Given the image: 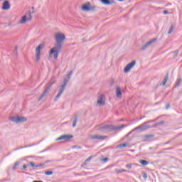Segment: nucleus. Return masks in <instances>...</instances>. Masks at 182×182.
Here are the masks:
<instances>
[{"mask_svg": "<svg viewBox=\"0 0 182 182\" xmlns=\"http://www.w3.org/2000/svg\"><path fill=\"white\" fill-rule=\"evenodd\" d=\"M54 38L55 39V45L50 49V55H53L54 59H58L59 53H60L62 48H63V42H65L66 36L62 33H55Z\"/></svg>", "mask_w": 182, "mask_h": 182, "instance_id": "obj_1", "label": "nucleus"}, {"mask_svg": "<svg viewBox=\"0 0 182 182\" xmlns=\"http://www.w3.org/2000/svg\"><path fill=\"white\" fill-rule=\"evenodd\" d=\"M55 83H56V78L55 77H53L50 79V82L46 85L43 92L42 93L41 97L38 98L39 101H41V99H43L46 95H48V92H49V90H50V87H52V86H53V85H55Z\"/></svg>", "mask_w": 182, "mask_h": 182, "instance_id": "obj_2", "label": "nucleus"}, {"mask_svg": "<svg viewBox=\"0 0 182 182\" xmlns=\"http://www.w3.org/2000/svg\"><path fill=\"white\" fill-rule=\"evenodd\" d=\"M124 127V124H122L119 126H113V125H104L100 128V130H107V132H112L113 130H121Z\"/></svg>", "mask_w": 182, "mask_h": 182, "instance_id": "obj_3", "label": "nucleus"}, {"mask_svg": "<svg viewBox=\"0 0 182 182\" xmlns=\"http://www.w3.org/2000/svg\"><path fill=\"white\" fill-rule=\"evenodd\" d=\"M68 85V80H63V84L62 85L61 87L58 90V93L56 95L55 98L54 99V102H58V99L62 96V94L63 92H65V89L66 88V86Z\"/></svg>", "mask_w": 182, "mask_h": 182, "instance_id": "obj_4", "label": "nucleus"}, {"mask_svg": "<svg viewBox=\"0 0 182 182\" xmlns=\"http://www.w3.org/2000/svg\"><path fill=\"white\" fill-rule=\"evenodd\" d=\"M10 120L11 122H14V123L19 124V123H25V122H26L28 119L25 117L16 116L11 117Z\"/></svg>", "mask_w": 182, "mask_h": 182, "instance_id": "obj_5", "label": "nucleus"}, {"mask_svg": "<svg viewBox=\"0 0 182 182\" xmlns=\"http://www.w3.org/2000/svg\"><path fill=\"white\" fill-rule=\"evenodd\" d=\"M32 14H33V12L29 11L28 13H26V15L22 16L19 23H26V22H28V21H32Z\"/></svg>", "mask_w": 182, "mask_h": 182, "instance_id": "obj_6", "label": "nucleus"}, {"mask_svg": "<svg viewBox=\"0 0 182 182\" xmlns=\"http://www.w3.org/2000/svg\"><path fill=\"white\" fill-rule=\"evenodd\" d=\"M156 41H157V38H152L151 40L146 42L145 44L142 46V47L141 48V50H146V49H149V48L151 46V44L154 43Z\"/></svg>", "mask_w": 182, "mask_h": 182, "instance_id": "obj_7", "label": "nucleus"}, {"mask_svg": "<svg viewBox=\"0 0 182 182\" xmlns=\"http://www.w3.org/2000/svg\"><path fill=\"white\" fill-rule=\"evenodd\" d=\"M149 123H151V121H148L147 122H144V124L138 127L136 129L140 130V132H144V130H147V129H151V126H150Z\"/></svg>", "mask_w": 182, "mask_h": 182, "instance_id": "obj_8", "label": "nucleus"}, {"mask_svg": "<svg viewBox=\"0 0 182 182\" xmlns=\"http://www.w3.org/2000/svg\"><path fill=\"white\" fill-rule=\"evenodd\" d=\"M43 44H40L36 48V58L37 62H39V60H41V49H43Z\"/></svg>", "mask_w": 182, "mask_h": 182, "instance_id": "obj_9", "label": "nucleus"}, {"mask_svg": "<svg viewBox=\"0 0 182 182\" xmlns=\"http://www.w3.org/2000/svg\"><path fill=\"white\" fill-rule=\"evenodd\" d=\"M135 65L136 60H132L131 63L127 64L124 68V73H129V72H130V70L132 69V68H134Z\"/></svg>", "mask_w": 182, "mask_h": 182, "instance_id": "obj_10", "label": "nucleus"}, {"mask_svg": "<svg viewBox=\"0 0 182 182\" xmlns=\"http://www.w3.org/2000/svg\"><path fill=\"white\" fill-rule=\"evenodd\" d=\"M115 95L117 99H122L123 97V93H122V88L119 86L116 87Z\"/></svg>", "mask_w": 182, "mask_h": 182, "instance_id": "obj_11", "label": "nucleus"}, {"mask_svg": "<svg viewBox=\"0 0 182 182\" xmlns=\"http://www.w3.org/2000/svg\"><path fill=\"white\" fill-rule=\"evenodd\" d=\"M70 139H73V135H61L60 137L57 138L56 141H59L60 140H70Z\"/></svg>", "mask_w": 182, "mask_h": 182, "instance_id": "obj_12", "label": "nucleus"}, {"mask_svg": "<svg viewBox=\"0 0 182 182\" xmlns=\"http://www.w3.org/2000/svg\"><path fill=\"white\" fill-rule=\"evenodd\" d=\"M98 106H103L105 105V95H100L97 100Z\"/></svg>", "mask_w": 182, "mask_h": 182, "instance_id": "obj_13", "label": "nucleus"}, {"mask_svg": "<svg viewBox=\"0 0 182 182\" xmlns=\"http://www.w3.org/2000/svg\"><path fill=\"white\" fill-rule=\"evenodd\" d=\"M11 8V4H9V1L6 0L3 3L2 9L3 11H8Z\"/></svg>", "mask_w": 182, "mask_h": 182, "instance_id": "obj_14", "label": "nucleus"}, {"mask_svg": "<svg viewBox=\"0 0 182 182\" xmlns=\"http://www.w3.org/2000/svg\"><path fill=\"white\" fill-rule=\"evenodd\" d=\"M103 5H112L114 4V0H100Z\"/></svg>", "mask_w": 182, "mask_h": 182, "instance_id": "obj_15", "label": "nucleus"}, {"mask_svg": "<svg viewBox=\"0 0 182 182\" xmlns=\"http://www.w3.org/2000/svg\"><path fill=\"white\" fill-rule=\"evenodd\" d=\"M91 139L92 140L97 139V140H104V139H106V136H99V135H93L91 136Z\"/></svg>", "mask_w": 182, "mask_h": 182, "instance_id": "obj_16", "label": "nucleus"}, {"mask_svg": "<svg viewBox=\"0 0 182 182\" xmlns=\"http://www.w3.org/2000/svg\"><path fill=\"white\" fill-rule=\"evenodd\" d=\"M77 123V116L75 115L73 119V127H76Z\"/></svg>", "mask_w": 182, "mask_h": 182, "instance_id": "obj_17", "label": "nucleus"}, {"mask_svg": "<svg viewBox=\"0 0 182 182\" xmlns=\"http://www.w3.org/2000/svg\"><path fill=\"white\" fill-rule=\"evenodd\" d=\"M72 75H73V71H70L68 75H67V77L64 78V80H68V83L69 82V80H70V77L72 76Z\"/></svg>", "mask_w": 182, "mask_h": 182, "instance_id": "obj_18", "label": "nucleus"}, {"mask_svg": "<svg viewBox=\"0 0 182 182\" xmlns=\"http://www.w3.org/2000/svg\"><path fill=\"white\" fill-rule=\"evenodd\" d=\"M89 7L90 6L87 4H84L82 6V11H85V12H87V11H89Z\"/></svg>", "mask_w": 182, "mask_h": 182, "instance_id": "obj_19", "label": "nucleus"}, {"mask_svg": "<svg viewBox=\"0 0 182 182\" xmlns=\"http://www.w3.org/2000/svg\"><path fill=\"white\" fill-rule=\"evenodd\" d=\"M168 80V74H167L166 76H165V78L164 80H163L161 85L163 86H164V85H166V83H167V81Z\"/></svg>", "mask_w": 182, "mask_h": 182, "instance_id": "obj_20", "label": "nucleus"}, {"mask_svg": "<svg viewBox=\"0 0 182 182\" xmlns=\"http://www.w3.org/2000/svg\"><path fill=\"white\" fill-rule=\"evenodd\" d=\"M140 164H141L142 166H147L149 164V161H146V160H140L139 161Z\"/></svg>", "mask_w": 182, "mask_h": 182, "instance_id": "obj_21", "label": "nucleus"}, {"mask_svg": "<svg viewBox=\"0 0 182 182\" xmlns=\"http://www.w3.org/2000/svg\"><path fill=\"white\" fill-rule=\"evenodd\" d=\"M115 171L117 174H119V173H126L127 171L126 169H115Z\"/></svg>", "mask_w": 182, "mask_h": 182, "instance_id": "obj_22", "label": "nucleus"}, {"mask_svg": "<svg viewBox=\"0 0 182 182\" xmlns=\"http://www.w3.org/2000/svg\"><path fill=\"white\" fill-rule=\"evenodd\" d=\"M181 84V78H179L176 83L175 87H178V86H180V85Z\"/></svg>", "mask_w": 182, "mask_h": 182, "instance_id": "obj_23", "label": "nucleus"}, {"mask_svg": "<svg viewBox=\"0 0 182 182\" xmlns=\"http://www.w3.org/2000/svg\"><path fill=\"white\" fill-rule=\"evenodd\" d=\"M173 31H174V26L172 25V26H171V27L168 31V35H170V33H171Z\"/></svg>", "mask_w": 182, "mask_h": 182, "instance_id": "obj_24", "label": "nucleus"}, {"mask_svg": "<svg viewBox=\"0 0 182 182\" xmlns=\"http://www.w3.org/2000/svg\"><path fill=\"white\" fill-rule=\"evenodd\" d=\"M44 174H45L46 176H52V174H53V171H46V172L44 173Z\"/></svg>", "mask_w": 182, "mask_h": 182, "instance_id": "obj_25", "label": "nucleus"}, {"mask_svg": "<svg viewBox=\"0 0 182 182\" xmlns=\"http://www.w3.org/2000/svg\"><path fill=\"white\" fill-rule=\"evenodd\" d=\"M127 146H129V143H125V144H119V145H118V147L122 149V147H127Z\"/></svg>", "mask_w": 182, "mask_h": 182, "instance_id": "obj_26", "label": "nucleus"}, {"mask_svg": "<svg viewBox=\"0 0 182 182\" xmlns=\"http://www.w3.org/2000/svg\"><path fill=\"white\" fill-rule=\"evenodd\" d=\"M18 166H19V162H16L14 165V170H16V167H18Z\"/></svg>", "mask_w": 182, "mask_h": 182, "instance_id": "obj_27", "label": "nucleus"}, {"mask_svg": "<svg viewBox=\"0 0 182 182\" xmlns=\"http://www.w3.org/2000/svg\"><path fill=\"white\" fill-rule=\"evenodd\" d=\"M109 85L111 86H113V85H114V79H111L109 81Z\"/></svg>", "mask_w": 182, "mask_h": 182, "instance_id": "obj_28", "label": "nucleus"}, {"mask_svg": "<svg viewBox=\"0 0 182 182\" xmlns=\"http://www.w3.org/2000/svg\"><path fill=\"white\" fill-rule=\"evenodd\" d=\"M29 164H30L31 167H33V168L36 167V165H35V164H34L33 162H32V161H31V162L29 163Z\"/></svg>", "mask_w": 182, "mask_h": 182, "instance_id": "obj_29", "label": "nucleus"}, {"mask_svg": "<svg viewBox=\"0 0 182 182\" xmlns=\"http://www.w3.org/2000/svg\"><path fill=\"white\" fill-rule=\"evenodd\" d=\"M125 166L127 168L132 169V164H127Z\"/></svg>", "mask_w": 182, "mask_h": 182, "instance_id": "obj_30", "label": "nucleus"}, {"mask_svg": "<svg viewBox=\"0 0 182 182\" xmlns=\"http://www.w3.org/2000/svg\"><path fill=\"white\" fill-rule=\"evenodd\" d=\"M95 9H96V7H95V6H90L89 11H95Z\"/></svg>", "mask_w": 182, "mask_h": 182, "instance_id": "obj_31", "label": "nucleus"}, {"mask_svg": "<svg viewBox=\"0 0 182 182\" xmlns=\"http://www.w3.org/2000/svg\"><path fill=\"white\" fill-rule=\"evenodd\" d=\"M14 55H17L18 54V47H16V49L14 51Z\"/></svg>", "mask_w": 182, "mask_h": 182, "instance_id": "obj_32", "label": "nucleus"}, {"mask_svg": "<svg viewBox=\"0 0 182 182\" xmlns=\"http://www.w3.org/2000/svg\"><path fill=\"white\" fill-rule=\"evenodd\" d=\"M142 177H143L144 178H147V173H142Z\"/></svg>", "mask_w": 182, "mask_h": 182, "instance_id": "obj_33", "label": "nucleus"}, {"mask_svg": "<svg viewBox=\"0 0 182 182\" xmlns=\"http://www.w3.org/2000/svg\"><path fill=\"white\" fill-rule=\"evenodd\" d=\"M92 160V156H90L88 159L85 160V163H87V161H90Z\"/></svg>", "mask_w": 182, "mask_h": 182, "instance_id": "obj_34", "label": "nucleus"}, {"mask_svg": "<svg viewBox=\"0 0 182 182\" xmlns=\"http://www.w3.org/2000/svg\"><path fill=\"white\" fill-rule=\"evenodd\" d=\"M108 160H109V158H104L102 159V161L105 162L107 161Z\"/></svg>", "mask_w": 182, "mask_h": 182, "instance_id": "obj_35", "label": "nucleus"}, {"mask_svg": "<svg viewBox=\"0 0 182 182\" xmlns=\"http://www.w3.org/2000/svg\"><path fill=\"white\" fill-rule=\"evenodd\" d=\"M166 109H170V104H166Z\"/></svg>", "mask_w": 182, "mask_h": 182, "instance_id": "obj_36", "label": "nucleus"}, {"mask_svg": "<svg viewBox=\"0 0 182 182\" xmlns=\"http://www.w3.org/2000/svg\"><path fill=\"white\" fill-rule=\"evenodd\" d=\"M42 166H43V164H39L38 165H36V167H42Z\"/></svg>", "mask_w": 182, "mask_h": 182, "instance_id": "obj_37", "label": "nucleus"}, {"mask_svg": "<svg viewBox=\"0 0 182 182\" xmlns=\"http://www.w3.org/2000/svg\"><path fill=\"white\" fill-rule=\"evenodd\" d=\"M73 149H82L80 146H73Z\"/></svg>", "mask_w": 182, "mask_h": 182, "instance_id": "obj_38", "label": "nucleus"}, {"mask_svg": "<svg viewBox=\"0 0 182 182\" xmlns=\"http://www.w3.org/2000/svg\"><path fill=\"white\" fill-rule=\"evenodd\" d=\"M28 168V166L26 164L23 165V168L25 170L26 168Z\"/></svg>", "mask_w": 182, "mask_h": 182, "instance_id": "obj_39", "label": "nucleus"}, {"mask_svg": "<svg viewBox=\"0 0 182 182\" xmlns=\"http://www.w3.org/2000/svg\"><path fill=\"white\" fill-rule=\"evenodd\" d=\"M118 1H119V2H123V1H124V0H118Z\"/></svg>", "mask_w": 182, "mask_h": 182, "instance_id": "obj_40", "label": "nucleus"}, {"mask_svg": "<svg viewBox=\"0 0 182 182\" xmlns=\"http://www.w3.org/2000/svg\"><path fill=\"white\" fill-rule=\"evenodd\" d=\"M175 53L177 55V53H178V51H175Z\"/></svg>", "mask_w": 182, "mask_h": 182, "instance_id": "obj_41", "label": "nucleus"}, {"mask_svg": "<svg viewBox=\"0 0 182 182\" xmlns=\"http://www.w3.org/2000/svg\"><path fill=\"white\" fill-rule=\"evenodd\" d=\"M164 14H167V11H164Z\"/></svg>", "mask_w": 182, "mask_h": 182, "instance_id": "obj_42", "label": "nucleus"}, {"mask_svg": "<svg viewBox=\"0 0 182 182\" xmlns=\"http://www.w3.org/2000/svg\"><path fill=\"white\" fill-rule=\"evenodd\" d=\"M159 124H163V122H159Z\"/></svg>", "mask_w": 182, "mask_h": 182, "instance_id": "obj_43", "label": "nucleus"}, {"mask_svg": "<svg viewBox=\"0 0 182 182\" xmlns=\"http://www.w3.org/2000/svg\"><path fill=\"white\" fill-rule=\"evenodd\" d=\"M31 9H32L33 10L35 9V8H33V7H32Z\"/></svg>", "mask_w": 182, "mask_h": 182, "instance_id": "obj_44", "label": "nucleus"}, {"mask_svg": "<svg viewBox=\"0 0 182 182\" xmlns=\"http://www.w3.org/2000/svg\"><path fill=\"white\" fill-rule=\"evenodd\" d=\"M42 85H43V83H41V86H42Z\"/></svg>", "mask_w": 182, "mask_h": 182, "instance_id": "obj_45", "label": "nucleus"}]
</instances>
